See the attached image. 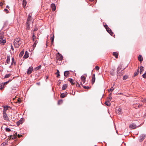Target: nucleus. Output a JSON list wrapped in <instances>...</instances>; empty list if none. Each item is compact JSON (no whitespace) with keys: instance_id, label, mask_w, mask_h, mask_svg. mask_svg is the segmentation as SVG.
<instances>
[{"instance_id":"4c0bfd02","label":"nucleus","mask_w":146,"mask_h":146,"mask_svg":"<svg viewBox=\"0 0 146 146\" xmlns=\"http://www.w3.org/2000/svg\"><path fill=\"white\" fill-rule=\"evenodd\" d=\"M22 123V121L20 120L19 121H17V125H20L21 123Z\"/></svg>"},{"instance_id":"a18cd8bd","label":"nucleus","mask_w":146,"mask_h":146,"mask_svg":"<svg viewBox=\"0 0 146 146\" xmlns=\"http://www.w3.org/2000/svg\"><path fill=\"white\" fill-rule=\"evenodd\" d=\"M143 77L145 78H146V72L143 74Z\"/></svg>"},{"instance_id":"37998d69","label":"nucleus","mask_w":146,"mask_h":146,"mask_svg":"<svg viewBox=\"0 0 146 146\" xmlns=\"http://www.w3.org/2000/svg\"><path fill=\"white\" fill-rule=\"evenodd\" d=\"M60 72L58 70H57V72L56 73V74H57V77H58L60 76Z\"/></svg>"},{"instance_id":"39448f33","label":"nucleus","mask_w":146,"mask_h":146,"mask_svg":"<svg viewBox=\"0 0 146 146\" xmlns=\"http://www.w3.org/2000/svg\"><path fill=\"white\" fill-rule=\"evenodd\" d=\"M3 118L4 119L7 121H9V119L6 113H3Z\"/></svg>"},{"instance_id":"7c9ffc66","label":"nucleus","mask_w":146,"mask_h":146,"mask_svg":"<svg viewBox=\"0 0 146 146\" xmlns=\"http://www.w3.org/2000/svg\"><path fill=\"white\" fill-rule=\"evenodd\" d=\"M11 75V74H6L4 78H8Z\"/></svg>"},{"instance_id":"c9c22d12","label":"nucleus","mask_w":146,"mask_h":146,"mask_svg":"<svg viewBox=\"0 0 146 146\" xmlns=\"http://www.w3.org/2000/svg\"><path fill=\"white\" fill-rule=\"evenodd\" d=\"M41 68V65H39L38 66L36 67L35 68V70H38L39 69H40Z\"/></svg>"},{"instance_id":"58836bf2","label":"nucleus","mask_w":146,"mask_h":146,"mask_svg":"<svg viewBox=\"0 0 146 146\" xmlns=\"http://www.w3.org/2000/svg\"><path fill=\"white\" fill-rule=\"evenodd\" d=\"M24 50H23L20 53L19 56H22L24 53Z\"/></svg>"},{"instance_id":"f257e3e1","label":"nucleus","mask_w":146,"mask_h":146,"mask_svg":"<svg viewBox=\"0 0 146 146\" xmlns=\"http://www.w3.org/2000/svg\"><path fill=\"white\" fill-rule=\"evenodd\" d=\"M20 39L19 38H16L14 42L15 46L16 48H18L21 44L20 42Z\"/></svg>"},{"instance_id":"393cba45","label":"nucleus","mask_w":146,"mask_h":146,"mask_svg":"<svg viewBox=\"0 0 146 146\" xmlns=\"http://www.w3.org/2000/svg\"><path fill=\"white\" fill-rule=\"evenodd\" d=\"M38 41L37 40H36L34 42V44H33V49H34L35 48V47L36 44L38 43Z\"/></svg>"},{"instance_id":"dca6fc26","label":"nucleus","mask_w":146,"mask_h":146,"mask_svg":"<svg viewBox=\"0 0 146 146\" xmlns=\"http://www.w3.org/2000/svg\"><path fill=\"white\" fill-rule=\"evenodd\" d=\"M70 72L68 71H66L64 72V76L66 77H67L68 76Z\"/></svg>"},{"instance_id":"7ed1b4c3","label":"nucleus","mask_w":146,"mask_h":146,"mask_svg":"<svg viewBox=\"0 0 146 146\" xmlns=\"http://www.w3.org/2000/svg\"><path fill=\"white\" fill-rule=\"evenodd\" d=\"M3 35H0V44H4L6 42V40L5 39H3Z\"/></svg>"},{"instance_id":"b1692460","label":"nucleus","mask_w":146,"mask_h":146,"mask_svg":"<svg viewBox=\"0 0 146 146\" xmlns=\"http://www.w3.org/2000/svg\"><path fill=\"white\" fill-rule=\"evenodd\" d=\"M67 87V85L66 84H64L63 85V86L62 88V89L63 90H64L66 89Z\"/></svg>"},{"instance_id":"49530a36","label":"nucleus","mask_w":146,"mask_h":146,"mask_svg":"<svg viewBox=\"0 0 146 146\" xmlns=\"http://www.w3.org/2000/svg\"><path fill=\"white\" fill-rule=\"evenodd\" d=\"M95 69L96 70H99L100 68L98 66H96L95 67Z\"/></svg>"},{"instance_id":"680f3d73","label":"nucleus","mask_w":146,"mask_h":146,"mask_svg":"<svg viewBox=\"0 0 146 146\" xmlns=\"http://www.w3.org/2000/svg\"><path fill=\"white\" fill-rule=\"evenodd\" d=\"M3 87L2 86H1V87H0V90H2L3 88Z\"/></svg>"},{"instance_id":"a19ab883","label":"nucleus","mask_w":146,"mask_h":146,"mask_svg":"<svg viewBox=\"0 0 146 146\" xmlns=\"http://www.w3.org/2000/svg\"><path fill=\"white\" fill-rule=\"evenodd\" d=\"M36 38V36L35 35L34 33H33V41L35 40Z\"/></svg>"},{"instance_id":"864d4df0","label":"nucleus","mask_w":146,"mask_h":146,"mask_svg":"<svg viewBox=\"0 0 146 146\" xmlns=\"http://www.w3.org/2000/svg\"><path fill=\"white\" fill-rule=\"evenodd\" d=\"M18 102L19 103H21V100L20 98H18L17 100Z\"/></svg>"},{"instance_id":"ddd939ff","label":"nucleus","mask_w":146,"mask_h":146,"mask_svg":"<svg viewBox=\"0 0 146 146\" xmlns=\"http://www.w3.org/2000/svg\"><path fill=\"white\" fill-rule=\"evenodd\" d=\"M67 94H68V93L67 92L62 93L60 95V97L62 98H64V97L67 96Z\"/></svg>"},{"instance_id":"4d7b16f0","label":"nucleus","mask_w":146,"mask_h":146,"mask_svg":"<svg viewBox=\"0 0 146 146\" xmlns=\"http://www.w3.org/2000/svg\"><path fill=\"white\" fill-rule=\"evenodd\" d=\"M76 86H77L78 87H80V84L78 83L77 84H76Z\"/></svg>"},{"instance_id":"f03ea898","label":"nucleus","mask_w":146,"mask_h":146,"mask_svg":"<svg viewBox=\"0 0 146 146\" xmlns=\"http://www.w3.org/2000/svg\"><path fill=\"white\" fill-rule=\"evenodd\" d=\"M146 136V135L145 134H141V135L139 137V141L140 142H141L142 141H143V140L145 139V138Z\"/></svg>"},{"instance_id":"774afa93","label":"nucleus","mask_w":146,"mask_h":146,"mask_svg":"<svg viewBox=\"0 0 146 146\" xmlns=\"http://www.w3.org/2000/svg\"><path fill=\"white\" fill-rule=\"evenodd\" d=\"M48 78V77L47 76H46V79H47Z\"/></svg>"},{"instance_id":"c756f323","label":"nucleus","mask_w":146,"mask_h":146,"mask_svg":"<svg viewBox=\"0 0 146 146\" xmlns=\"http://www.w3.org/2000/svg\"><path fill=\"white\" fill-rule=\"evenodd\" d=\"M12 62H11V65L13 64H16L15 62L14 61V57H12Z\"/></svg>"},{"instance_id":"20e7f679","label":"nucleus","mask_w":146,"mask_h":146,"mask_svg":"<svg viewBox=\"0 0 146 146\" xmlns=\"http://www.w3.org/2000/svg\"><path fill=\"white\" fill-rule=\"evenodd\" d=\"M33 70V68L32 66H30L27 70V73L28 75L30 74Z\"/></svg>"},{"instance_id":"f8f14e48","label":"nucleus","mask_w":146,"mask_h":146,"mask_svg":"<svg viewBox=\"0 0 146 146\" xmlns=\"http://www.w3.org/2000/svg\"><path fill=\"white\" fill-rule=\"evenodd\" d=\"M51 7L53 11H54L56 9V6L55 4L54 3H52L51 5Z\"/></svg>"},{"instance_id":"de8ad7c7","label":"nucleus","mask_w":146,"mask_h":146,"mask_svg":"<svg viewBox=\"0 0 146 146\" xmlns=\"http://www.w3.org/2000/svg\"><path fill=\"white\" fill-rule=\"evenodd\" d=\"M4 11L5 12H6L7 13H9V11L8 9H5L4 10Z\"/></svg>"},{"instance_id":"1a4fd4ad","label":"nucleus","mask_w":146,"mask_h":146,"mask_svg":"<svg viewBox=\"0 0 146 146\" xmlns=\"http://www.w3.org/2000/svg\"><path fill=\"white\" fill-rule=\"evenodd\" d=\"M106 30L108 32V33L111 35L113 36V33L110 28H109L108 27Z\"/></svg>"},{"instance_id":"ea45409f","label":"nucleus","mask_w":146,"mask_h":146,"mask_svg":"<svg viewBox=\"0 0 146 146\" xmlns=\"http://www.w3.org/2000/svg\"><path fill=\"white\" fill-rule=\"evenodd\" d=\"M127 78L128 76L127 75H125L123 76V80H125L127 79Z\"/></svg>"},{"instance_id":"c85d7f7f","label":"nucleus","mask_w":146,"mask_h":146,"mask_svg":"<svg viewBox=\"0 0 146 146\" xmlns=\"http://www.w3.org/2000/svg\"><path fill=\"white\" fill-rule=\"evenodd\" d=\"M16 135H14V136H13L12 135H10V136L11 137V138L12 139H15L16 137H17V136H16V135H17V133H16Z\"/></svg>"},{"instance_id":"423d86ee","label":"nucleus","mask_w":146,"mask_h":146,"mask_svg":"<svg viewBox=\"0 0 146 146\" xmlns=\"http://www.w3.org/2000/svg\"><path fill=\"white\" fill-rule=\"evenodd\" d=\"M122 69V66L121 65H119L117 69V76H118L119 74L120 73L121 70Z\"/></svg>"},{"instance_id":"052dcab7","label":"nucleus","mask_w":146,"mask_h":146,"mask_svg":"<svg viewBox=\"0 0 146 146\" xmlns=\"http://www.w3.org/2000/svg\"><path fill=\"white\" fill-rule=\"evenodd\" d=\"M111 100H110L108 99V100L107 101H109V102H110V101H111Z\"/></svg>"},{"instance_id":"79ce46f5","label":"nucleus","mask_w":146,"mask_h":146,"mask_svg":"<svg viewBox=\"0 0 146 146\" xmlns=\"http://www.w3.org/2000/svg\"><path fill=\"white\" fill-rule=\"evenodd\" d=\"M5 130L7 131L8 132L10 131H11V129L10 128H8V127H6L5 128Z\"/></svg>"},{"instance_id":"4468645a","label":"nucleus","mask_w":146,"mask_h":146,"mask_svg":"<svg viewBox=\"0 0 146 146\" xmlns=\"http://www.w3.org/2000/svg\"><path fill=\"white\" fill-rule=\"evenodd\" d=\"M29 57V53L27 51H26L25 52V54L23 56V58H27Z\"/></svg>"},{"instance_id":"f704fd0d","label":"nucleus","mask_w":146,"mask_h":146,"mask_svg":"<svg viewBox=\"0 0 146 146\" xmlns=\"http://www.w3.org/2000/svg\"><path fill=\"white\" fill-rule=\"evenodd\" d=\"M54 39V35H53V36L52 37L50 38V40H51V43L52 44H53V43Z\"/></svg>"},{"instance_id":"bb28decb","label":"nucleus","mask_w":146,"mask_h":146,"mask_svg":"<svg viewBox=\"0 0 146 146\" xmlns=\"http://www.w3.org/2000/svg\"><path fill=\"white\" fill-rule=\"evenodd\" d=\"M68 81L71 83V84L73 85L74 84L73 82V79L71 78H69L68 79Z\"/></svg>"},{"instance_id":"69168bd1","label":"nucleus","mask_w":146,"mask_h":146,"mask_svg":"<svg viewBox=\"0 0 146 146\" xmlns=\"http://www.w3.org/2000/svg\"><path fill=\"white\" fill-rule=\"evenodd\" d=\"M37 30V29H35L34 30V31H36Z\"/></svg>"},{"instance_id":"13d9d810","label":"nucleus","mask_w":146,"mask_h":146,"mask_svg":"<svg viewBox=\"0 0 146 146\" xmlns=\"http://www.w3.org/2000/svg\"><path fill=\"white\" fill-rule=\"evenodd\" d=\"M9 83L7 81L6 82H5L3 83V84L4 85L7 84L8 83Z\"/></svg>"},{"instance_id":"f3484780","label":"nucleus","mask_w":146,"mask_h":146,"mask_svg":"<svg viewBox=\"0 0 146 146\" xmlns=\"http://www.w3.org/2000/svg\"><path fill=\"white\" fill-rule=\"evenodd\" d=\"M95 81V74H94L93 75L92 77V84H93Z\"/></svg>"},{"instance_id":"6e6552de","label":"nucleus","mask_w":146,"mask_h":146,"mask_svg":"<svg viewBox=\"0 0 146 146\" xmlns=\"http://www.w3.org/2000/svg\"><path fill=\"white\" fill-rule=\"evenodd\" d=\"M136 127V125L135 124L132 123L129 125V128L131 129H133Z\"/></svg>"},{"instance_id":"9d476101","label":"nucleus","mask_w":146,"mask_h":146,"mask_svg":"<svg viewBox=\"0 0 146 146\" xmlns=\"http://www.w3.org/2000/svg\"><path fill=\"white\" fill-rule=\"evenodd\" d=\"M116 112L118 114L120 115L122 113V110L121 108H118L116 110Z\"/></svg>"},{"instance_id":"e2e57ef3","label":"nucleus","mask_w":146,"mask_h":146,"mask_svg":"<svg viewBox=\"0 0 146 146\" xmlns=\"http://www.w3.org/2000/svg\"><path fill=\"white\" fill-rule=\"evenodd\" d=\"M110 73H111V74L112 75H113V72H110Z\"/></svg>"},{"instance_id":"6e6d98bb","label":"nucleus","mask_w":146,"mask_h":146,"mask_svg":"<svg viewBox=\"0 0 146 146\" xmlns=\"http://www.w3.org/2000/svg\"><path fill=\"white\" fill-rule=\"evenodd\" d=\"M104 27L106 28V29L108 27V25H104Z\"/></svg>"},{"instance_id":"2f4dec72","label":"nucleus","mask_w":146,"mask_h":146,"mask_svg":"<svg viewBox=\"0 0 146 146\" xmlns=\"http://www.w3.org/2000/svg\"><path fill=\"white\" fill-rule=\"evenodd\" d=\"M143 71V67L142 66H141L140 67V73L142 74V72Z\"/></svg>"},{"instance_id":"4be33fe9","label":"nucleus","mask_w":146,"mask_h":146,"mask_svg":"<svg viewBox=\"0 0 146 146\" xmlns=\"http://www.w3.org/2000/svg\"><path fill=\"white\" fill-rule=\"evenodd\" d=\"M31 13H30L29 15L28 16V17L27 19V22H29V21H31V16L30 15V14Z\"/></svg>"},{"instance_id":"aec40b11","label":"nucleus","mask_w":146,"mask_h":146,"mask_svg":"<svg viewBox=\"0 0 146 146\" xmlns=\"http://www.w3.org/2000/svg\"><path fill=\"white\" fill-rule=\"evenodd\" d=\"M81 79L82 81V82L83 83H84L85 82V78L83 76H81Z\"/></svg>"},{"instance_id":"bf43d9fd","label":"nucleus","mask_w":146,"mask_h":146,"mask_svg":"<svg viewBox=\"0 0 146 146\" xmlns=\"http://www.w3.org/2000/svg\"><path fill=\"white\" fill-rule=\"evenodd\" d=\"M6 7L7 8H8L9 9V6H8V5H7Z\"/></svg>"},{"instance_id":"9b49d317","label":"nucleus","mask_w":146,"mask_h":146,"mask_svg":"<svg viewBox=\"0 0 146 146\" xmlns=\"http://www.w3.org/2000/svg\"><path fill=\"white\" fill-rule=\"evenodd\" d=\"M10 55H8L7 56L6 63L7 64L9 63L10 62Z\"/></svg>"},{"instance_id":"5fc2aeb1","label":"nucleus","mask_w":146,"mask_h":146,"mask_svg":"<svg viewBox=\"0 0 146 146\" xmlns=\"http://www.w3.org/2000/svg\"><path fill=\"white\" fill-rule=\"evenodd\" d=\"M71 94H72L73 95H74L75 94V92H74L73 91H72V93H71Z\"/></svg>"},{"instance_id":"a878e982","label":"nucleus","mask_w":146,"mask_h":146,"mask_svg":"<svg viewBox=\"0 0 146 146\" xmlns=\"http://www.w3.org/2000/svg\"><path fill=\"white\" fill-rule=\"evenodd\" d=\"M113 55L116 58H117L118 57V54L117 52H114L113 53Z\"/></svg>"},{"instance_id":"338daca9","label":"nucleus","mask_w":146,"mask_h":146,"mask_svg":"<svg viewBox=\"0 0 146 146\" xmlns=\"http://www.w3.org/2000/svg\"><path fill=\"white\" fill-rule=\"evenodd\" d=\"M18 136L19 137L20 136V135H18Z\"/></svg>"},{"instance_id":"5701e85b","label":"nucleus","mask_w":146,"mask_h":146,"mask_svg":"<svg viewBox=\"0 0 146 146\" xmlns=\"http://www.w3.org/2000/svg\"><path fill=\"white\" fill-rule=\"evenodd\" d=\"M138 59V60L140 62H141L143 60V57H142V56L141 55H139V56Z\"/></svg>"},{"instance_id":"cd10ccee","label":"nucleus","mask_w":146,"mask_h":146,"mask_svg":"<svg viewBox=\"0 0 146 146\" xmlns=\"http://www.w3.org/2000/svg\"><path fill=\"white\" fill-rule=\"evenodd\" d=\"M105 104L108 106H110L111 105V104L109 101H106L105 102Z\"/></svg>"},{"instance_id":"2eb2a0df","label":"nucleus","mask_w":146,"mask_h":146,"mask_svg":"<svg viewBox=\"0 0 146 146\" xmlns=\"http://www.w3.org/2000/svg\"><path fill=\"white\" fill-rule=\"evenodd\" d=\"M4 109L3 111V113H6L7 110L8 109V108L9 107L8 106H4L3 107Z\"/></svg>"},{"instance_id":"0e129e2a","label":"nucleus","mask_w":146,"mask_h":146,"mask_svg":"<svg viewBox=\"0 0 146 146\" xmlns=\"http://www.w3.org/2000/svg\"><path fill=\"white\" fill-rule=\"evenodd\" d=\"M3 5V3H0V6H1Z\"/></svg>"},{"instance_id":"c03bdc74","label":"nucleus","mask_w":146,"mask_h":146,"mask_svg":"<svg viewBox=\"0 0 146 146\" xmlns=\"http://www.w3.org/2000/svg\"><path fill=\"white\" fill-rule=\"evenodd\" d=\"M62 102L63 101L62 100H60L58 101V104L59 105L61 104Z\"/></svg>"},{"instance_id":"8fccbe9b","label":"nucleus","mask_w":146,"mask_h":146,"mask_svg":"<svg viewBox=\"0 0 146 146\" xmlns=\"http://www.w3.org/2000/svg\"><path fill=\"white\" fill-rule=\"evenodd\" d=\"M14 78V77H13V78H10V79L8 81V82H11V81Z\"/></svg>"},{"instance_id":"412c9836","label":"nucleus","mask_w":146,"mask_h":146,"mask_svg":"<svg viewBox=\"0 0 146 146\" xmlns=\"http://www.w3.org/2000/svg\"><path fill=\"white\" fill-rule=\"evenodd\" d=\"M27 4V2L26 1V0H23L22 2V4L23 6L24 7V8H25L26 5Z\"/></svg>"},{"instance_id":"a211bd4d","label":"nucleus","mask_w":146,"mask_h":146,"mask_svg":"<svg viewBox=\"0 0 146 146\" xmlns=\"http://www.w3.org/2000/svg\"><path fill=\"white\" fill-rule=\"evenodd\" d=\"M29 22H27L26 23V30H28L30 29V24L29 23Z\"/></svg>"},{"instance_id":"473e14b6","label":"nucleus","mask_w":146,"mask_h":146,"mask_svg":"<svg viewBox=\"0 0 146 146\" xmlns=\"http://www.w3.org/2000/svg\"><path fill=\"white\" fill-rule=\"evenodd\" d=\"M63 56L61 55L60 54L59 55V57L58 58V59L59 60H62L63 59Z\"/></svg>"},{"instance_id":"3c124183","label":"nucleus","mask_w":146,"mask_h":146,"mask_svg":"<svg viewBox=\"0 0 146 146\" xmlns=\"http://www.w3.org/2000/svg\"><path fill=\"white\" fill-rule=\"evenodd\" d=\"M142 102L144 103H146V98H145L142 100Z\"/></svg>"},{"instance_id":"09e8293b","label":"nucleus","mask_w":146,"mask_h":146,"mask_svg":"<svg viewBox=\"0 0 146 146\" xmlns=\"http://www.w3.org/2000/svg\"><path fill=\"white\" fill-rule=\"evenodd\" d=\"M84 88L85 89H88L89 88V86H83Z\"/></svg>"},{"instance_id":"72a5a7b5","label":"nucleus","mask_w":146,"mask_h":146,"mask_svg":"<svg viewBox=\"0 0 146 146\" xmlns=\"http://www.w3.org/2000/svg\"><path fill=\"white\" fill-rule=\"evenodd\" d=\"M111 96V93H110L109 95V96L108 97V99L111 100L112 99V97Z\"/></svg>"},{"instance_id":"e433bc0d","label":"nucleus","mask_w":146,"mask_h":146,"mask_svg":"<svg viewBox=\"0 0 146 146\" xmlns=\"http://www.w3.org/2000/svg\"><path fill=\"white\" fill-rule=\"evenodd\" d=\"M114 89V88L113 87H112L110 89L108 90V91L109 92H111V93H112L113 90Z\"/></svg>"},{"instance_id":"6ab92c4d","label":"nucleus","mask_w":146,"mask_h":146,"mask_svg":"<svg viewBox=\"0 0 146 146\" xmlns=\"http://www.w3.org/2000/svg\"><path fill=\"white\" fill-rule=\"evenodd\" d=\"M139 67L137 71L135 72H134V77H135L138 75V74H139Z\"/></svg>"},{"instance_id":"603ef678","label":"nucleus","mask_w":146,"mask_h":146,"mask_svg":"<svg viewBox=\"0 0 146 146\" xmlns=\"http://www.w3.org/2000/svg\"><path fill=\"white\" fill-rule=\"evenodd\" d=\"M11 49L12 50H14V48H13V46L11 44Z\"/></svg>"},{"instance_id":"0eeeda50","label":"nucleus","mask_w":146,"mask_h":146,"mask_svg":"<svg viewBox=\"0 0 146 146\" xmlns=\"http://www.w3.org/2000/svg\"><path fill=\"white\" fill-rule=\"evenodd\" d=\"M142 104H134L133 105V107L136 108L137 109L139 108H140L141 106H142Z\"/></svg>"}]
</instances>
